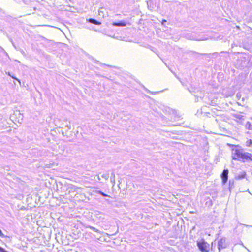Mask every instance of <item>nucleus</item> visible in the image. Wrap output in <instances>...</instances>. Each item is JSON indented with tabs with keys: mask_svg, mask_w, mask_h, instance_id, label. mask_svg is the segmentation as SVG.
Segmentation results:
<instances>
[{
	"mask_svg": "<svg viewBox=\"0 0 252 252\" xmlns=\"http://www.w3.org/2000/svg\"><path fill=\"white\" fill-rule=\"evenodd\" d=\"M234 151L232 158L235 160H241L243 162L252 161V154L243 152L242 149H233Z\"/></svg>",
	"mask_w": 252,
	"mask_h": 252,
	"instance_id": "obj_1",
	"label": "nucleus"
},
{
	"mask_svg": "<svg viewBox=\"0 0 252 252\" xmlns=\"http://www.w3.org/2000/svg\"><path fill=\"white\" fill-rule=\"evenodd\" d=\"M197 246L202 252H209L210 251V245L204 239L197 242Z\"/></svg>",
	"mask_w": 252,
	"mask_h": 252,
	"instance_id": "obj_2",
	"label": "nucleus"
},
{
	"mask_svg": "<svg viewBox=\"0 0 252 252\" xmlns=\"http://www.w3.org/2000/svg\"><path fill=\"white\" fill-rule=\"evenodd\" d=\"M218 249L220 251L221 249L226 248L227 247V243L226 242V239L224 238L220 239L218 243Z\"/></svg>",
	"mask_w": 252,
	"mask_h": 252,
	"instance_id": "obj_3",
	"label": "nucleus"
},
{
	"mask_svg": "<svg viewBox=\"0 0 252 252\" xmlns=\"http://www.w3.org/2000/svg\"><path fill=\"white\" fill-rule=\"evenodd\" d=\"M228 171L227 169H224L221 175V179H222V180L223 181V183H226L227 181V179H228Z\"/></svg>",
	"mask_w": 252,
	"mask_h": 252,
	"instance_id": "obj_4",
	"label": "nucleus"
},
{
	"mask_svg": "<svg viewBox=\"0 0 252 252\" xmlns=\"http://www.w3.org/2000/svg\"><path fill=\"white\" fill-rule=\"evenodd\" d=\"M88 21L92 24H94V25H100L101 24V22L100 21H98L94 19L90 18L88 19Z\"/></svg>",
	"mask_w": 252,
	"mask_h": 252,
	"instance_id": "obj_5",
	"label": "nucleus"
},
{
	"mask_svg": "<svg viewBox=\"0 0 252 252\" xmlns=\"http://www.w3.org/2000/svg\"><path fill=\"white\" fill-rule=\"evenodd\" d=\"M113 25L116 26H125L126 25L125 22L113 23Z\"/></svg>",
	"mask_w": 252,
	"mask_h": 252,
	"instance_id": "obj_6",
	"label": "nucleus"
},
{
	"mask_svg": "<svg viewBox=\"0 0 252 252\" xmlns=\"http://www.w3.org/2000/svg\"><path fill=\"white\" fill-rule=\"evenodd\" d=\"M252 144V139H249V140H248L247 141V146H250Z\"/></svg>",
	"mask_w": 252,
	"mask_h": 252,
	"instance_id": "obj_7",
	"label": "nucleus"
},
{
	"mask_svg": "<svg viewBox=\"0 0 252 252\" xmlns=\"http://www.w3.org/2000/svg\"><path fill=\"white\" fill-rule=\"evenodd\" d=\"M0 252H8L6 251L5 250H4L3 248H2V247H1L0 246Z\"/></svg>",
	"mask_w": 252,
	"mask_h": 252,
	"instance_id": "obj_8",
	"label": "nucleus"
},
{
	"mask_svg": "<svg viewBox=\"0 0 252 252\" xmlns=\"http://www.w3.org/2000/svg\"><path fill=\"white\" fill-rule=\"evenodd\" d=\"M0 252H8L6 251L5 250H4L3 248H2V247H1L0 246Z\"/></svg>",
	"mask_w": 252,
	"mask_h": 252,
	"instance_id": "obj_9",
	"label": "nucleus"
},
{
	"mask_svg": "<svg viewBox=\"0 0 252 252\" xmlns=\"http://www.w3.org/2000/svg\"><path fill=\"white\" fill-rule=\"evenodd\" d=\"M0 252H8L6 251L5 250H4L3 248H2V247H1L0 246Z\"/></svg>",
	"mask_w": 252,
	"mask_h": 252,
	"instance_id": "obj_10",
	"label": "nucleus"
},
{
	"mask_svg": "<svg viewBox=\"0 0 252 252\" xmlns=\"http://www.w3.org/2000/svg\"><path fill=\"white\" fill-rule=\"evenodd\" d=\"M0 252H8L6 251L5 250H4L3 248H2V247H1L0 246Z\"/></svg>",
	"mask_w": 252,
	"mask_h": 252,
	"instance_id": "obj_11",
	"label": "nucleus"
},
{
	"mask_svg": "<svg viewBox=\"0 0 252 252\" xmlns=\"http://www.w3.org/2000/svg\"><path fill=\"white\" fill-rule=\"evenodd\" d=\"M99 193L101 195H102L103 196H107V195L106 194H105V193H104L103 192H102L101 191H99Z\"/></svg>",
	"mask_w": 252,
	"mask_h": 252,
	"instance_id": "obj_12",
	"label": "nucleus"
},
{
	"mask_svg": "<svg viewBox=\"0 0 252 252\" xmlns=\"http://www.w3.org/2000/svg\"><path fill=\"white\" fill-rule=\"evenodd\" d=\"M0 236H1V237H3L4 236V235L3 234V233L2 232V231L0 230Z\"/></svg>",
	"mask_w": 252,
	"mask_h": 252,
	"instance_id": "obj_13",
	"label": "nucleus"
},
{
	"mask_svg": "<svg viewBox=\"0 0 252 252\" xmlns=\"http://www.w3.org/2000/svg\"><path fill=\"white\" fill-rule=\"evenodd\" d=\"M232 146L236 147H239V146L238 145H233Z\"/></svg>",
	"mask_w": 252,
	"mask_h": 252,
	"instance_id": "obj_14",
	"label": "nucleus"
},
{
	"mask_svg": "<svg viewBox=\"0 0 252 252\" xmlns=\"http://www.w3.org/2000/svg\"><path fill=\"white\" fill-rule=\"evenodd\" d=\"M166 22V20H162V23H163V22Z\"/></svg>",
	"mask_w": 252,
	"mask_h": 252,
	"instance_id": "obj_15",
	"label": "nucleus"
},
{
	"mask_svg": "<svg viewBox=\"0 0 252 252\" xmlns=\"http://www.w3.org/2000/svg\"><path fill=\"white\" fill-rule=\"evenodd\" d=\"M91 228H92V229H94V227H91Z\"/></svg>",
	"mask_w": 252,
	"mask_h": 252,
	"instance_id": "obj_16",
	"label": "nucleus"
}]
</instances>
